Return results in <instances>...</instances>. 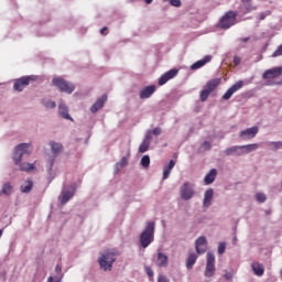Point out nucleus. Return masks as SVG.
Here are the masks:
<instances>
[{
    "mask_svg": "<svg viewBox=\"0 0 282 282\" xmlns=\"http://www.w3.org/2000/svg\"><path fill=\"white\" fill-rule=\"evenodd\" d=\"M105 102H107V95L98 98L97 101L90 107L91 113H97V111H100V109L105 107Z\"/></svg>",
    "mask_w": 282,
    "mask_h": 282,
    "instance_id": "obj_17",
    "label": "nucleus"
},
{
    "mask_svg": "<svg viewBox=\"0 0 282 282\" xmlns=\"http://www.w3.org/2000/svg\"><path fill=\"white\" fill-rule=\"evenodd\" d=\"M151 164V158H149V155H143L141 158V165L144 167V169H149V165Z\"/></svg>",
    "mask_w": 282,
    "mask_h": 282,
    "instance_id": "obj_33",
    "label": "nucleus"
},
{
    "mask_svg": "<svg viewBox=\"0 0 282 282\" xmlns=\"http://www.w3.org/2000/svg\"><path fill=\"white\" fill-rule=\"evenodd\" d=\"M35 78L34 76H24V77H21L19 79H17L14 82V85H13V89L15 91H23V89L25 87H28V85H30V83L34 82Z\"/></svg>",
    "mask_w": 282,
    "mask_h": 282,
    "instance_id": "obj_9",
    "label": "nucleus"
},
{
    "mask_svg": "<svg viewBox=\"0 0 282 282\" xmlns=\"http://www.w3.org/2000/svg\"><path fill=\"white\" fill-rule=\"evenodd\" d=\"M107 26H104L101 30H100V34H105V32H107Z\"/></svg>",
    "mask_w": 282,
    "mask_h": 282,
    "instance_id": "obj_50",
    "label": "nucleus"
},
{
    "mask_svg": "<svg viewBox=\"0 0 282 282\" xmlns=\"http://www.w3.org/2000/svg\"><path fill=\"white\" fill-rule=\"evenodd\" d=\"M197 261V254L195 253H189L187 260H186V268L187 270H193V267L195 265Z\"/></svg>",
    "mask_w": 282,
    "mask_h": 282,
    "instance_id": "obj_28",
    "label": "nucleus"
},
{
    "mask_svg": "<svg viewBox=\"0 0 282 282\" xmlns=\"http://www.w3.org/2000/svg\"><path fill=\"white\" fill-rule=\"evenodd\" d=\"M44 107H46V109H54L56 108V102L52 100L44 101Z\"/></svg>",
    "mask_w": 282,
    "mask_h": 282,
    "instance_id": "obj_36",
    "label": "nucleus"
},
{
    "mask_svg": "<svg viewBox=\"0 0 282 282\" xmlns=\"http://www.w3.org/2000/svg\"><path fill=\"white\" fill-rule=\"evenodd\" d=\"M152 133H153V135H160L162 133V128H160V127L154 128Z\"/></svg>",
    "mask_w": 282,
    "mask_h": 282,
    "instance_id": "obj_41",
    "label": "nucleus"
},
{
    "mask_svg": "<svg viewBox=\"0 0 282 282\" xmlns=\"http://www.w3.org/2000/svg\"><path fill=\"white\" fill-rule=\"evenodd\" d=\"M34 188V182L32 180H26L24 184L21 185L20 191L21 193H30Z\"/></svg>",
    "mask_w": 282,
    "mask_h": 282,
    "instance_id": "obj_27",
    "label": "nucleus"
},
{
    "mask_svg": "<svg viewBox=\"0 0 282 282\" xmlns=\"http://www.w3.org/2000/svg\"><path fill=\"white\" fill-rule=\"evenodd\" d=\"M225 155H237L238 158L243 155V147L242 145H234L231 148H227L224 151Z\"/></svg>",
    "mask_w": 282,
    "mask_h": 282,
    "instance_id": "obj_16",
    "label": "nucleus"
},
{
    "mask_svg": "<svg viewBox=\"0 0 282 282\" xmlns=\"http://www.w3.org/2000/svg\"><path fill=\"white\" fill-rule=\"evenodd\" d=\"M30 153H32V145L30 143H21L15 148L13 161L15 164L20 165V170L30 172L36 169V166L33 163H21L23 155H30Z\"/></svg>",
    "mask_w": 282,
    "mask_h": 282,
    "instance_id": "obj_1",
    "label": "nucleus"
},
{
    "mask_svg": "<svg viewBox=\"0 0 282 282\" xmlns=\"http://www.w3.org/2000/svg\"><path fill=\"white\" fill-rule=\"evenodd\" d=\"M215 177H217V170L212 169L209 171V173L204 178L205 184H207V185L213 184V182H215Z\"/></svg>",
    "mask_w": 282,
    "mask_h": 282,
    "instance_id": "obj_26",
    "label": "nucleus"
},
{
    "mask_svg": "<svg viewBox=\"0 0 282 282\" xmlns=\"http://www.w3.org/2000/svg\"><path fill=\"white\" fill-rule=\"evenodd\" d=\"M282 76V66L273 67L271 69L264 70L262 74V78L264 80H268L269 85H274L271 80H274V78H279Z\"/></svg>",
    "mask_w": 282,
    "mask_h": 282,
    "instance_id": "obj_7",
    "label": "nucleus"
},
{
    "mask_svg": "<svg viewBox=\"0 0 282 282\" xmlns=\"http://www.w3.org/2000/svg\"><path fill=\"white\" fill-rule=\"evenodd\" d=\"M155 239V221H148L144 230L140 235V243L142 248H149Z\"/></svg>",
    "mask_w": 282,
    "mask_h": 282,
    "instance_id": "obj_2",
    "label": "nucleus"
},
{
    "mask_svg": "<svg viewBox=\"0 0 282 282\" xmlns=\"http://www.w3.org/2000/svg\"><path fill=\"white\" fill-rule=\"evenodd\" d=\"M116 254H118L115 250H106L101 253V257L98 259V263L101 270H111L113 268V263L116 262Z\"/></svg>",
    "mask_w": 282,
    "mask_h": 282,
    "instance_id": "obj_3",
    "label": "nucleus"
},
{
    "mask_svg": "<svg viewBox=\"0 0 282 282\" xmlns=\"http://www.w3.org/2000/svg\"><path fill=\"white\" fill-rule=\"evenodd\" d=\"M241 87H243V82L239 80L236 84H234L224 95H223V100H230V98H232V95L237 91H239V89H241Z\"/></svg>",
    "mask_w": 282,
    "mask_h": 282,
    "instance_id": "obj_12",
    "label": "nucleus"
},
{
    "mask_svg": "<svg viewBox=\"0 0 282 282\" xmlns=\"http://www.w3.org/2000/svg\"><path fill=\"white\" fill-rule=\"evenodd\" d=\"M195 248H196L197 254H204L208 248V241L206 240V237L200 236L195 241Z\"/></svg>",
    "mask_w": 282,
    "mask_h": 282,
    "instance_id": "obj_13",
    "label": "nucleus"
},
{
    "mask_svg": "<svg viewBox=\"0 0 282 282\" xmlns=\"http://www.w3.org/2000/svg\"><path fill=\"white\" fill-rule=\"evenodd\" d=\"M151 140H152L151 132H148V133L145 134V138H144L143 142H148V143L151 144Z\"/></svg>",
    "mask_w": 282,
    "mask_h": 282,
    "instance_id": "obj_42",
    "label": "nucleus"
},
{
    "mask_svg": "<svg viewBox=\"0 0 282 282\" xmlns=\"http://www.w3.org/2000/svg\"><path fill=\"white\" fill-rule=\"evenodd\" d=\"M3 195H12V185L10 183H4L2 186Z\"/></svg>",
    "mask_w": 282,
    "mask_h": 282,
    "instance_id": "obj_31",
    "label": "nucleus"
},
{
    "mask_svg": "<svg viewBox=\"0 0 282 282\" xmlns=\"http://www.w3.org/2000/svg\"><path fill=\"white\" fill-rule=\"evenodd\" d=\"M271 145L274 147V149H281L282 142L281 141H279V142H271Z\"/></svg>",
    "mask_w": 282,
    "mask_h": 282,
    "instance_id": "obj_43",
    "label": "nucleus"
},
{
    "mask_svg": "<svg viewBox=\"0 0 282 282\" xmlns=\"http://www.w3.org/2000/svg\"><path fill=\"white\" fill-rule=\"evenodd\" d=\"M180 70H177L176 68H172L169 72H166L165 74H163L160 79H159V85H166L167 80H171L173 78H175V76H177Z\"/></svg>",
    "mask_w": 282,
    "mask_h": 282,
    "instance_id": "obj_14",
    "label": "nucleus"
},
{
    "mask_svg": "<svg viewBox=\"0 0 282 282\" xmlns=\"http://www.w3.org/2000/svg\"><path fill=\"white\" fill-rule=\"evenodd\" d=\"M224 252H226V243L225 242H220L218 245V254H224Z\"/></svg>",
    "mask_w": 282,
    "mask_h": 282,
    "instance_id": "obj_37",
    "label": "nucleus"
},
{
    "mask_svg": "<svg viewBox=\"0 0 282 282\" xmlns=\"http://www.w3.org/2000/svg\"><path fill=\"white\" fill-rule=\"evenodd\" d=\"M145 272L148 276H153V269H151V267H145Z\"/></svg>",
    "mask_w": 282,
    "mask_h": 282,
    "instance_id": "obj_44",
    "label": "nucleus"
},
{
    "mask_svg": "<svg viewBox=\"0 0 282 282\" xmlns=\"http://www.w3.org/2000/svg\"><path fill=\"white\" fill-rule=\"evenodd\" d=\"M278 56H282V45H280L278 50L272 54V58H276Z\"/></svg>",
    "mask_w": 282,
    "mask_h": 282,
    "instance_id": "obj_38",
    "label": "nucleus"
},
{
    "mask_svg": "<svg viewBox=\"0 0 282 282\" xmlns=\"http://www.w3.org/2000/svg\"><path fill=\"white\" fill-rule=\"evenodd\" d=\"M214 195H215V192L213 191V188H209L205 192L204 202H203L204 208H208L213 204Z\"/></svg>",
    "mask_w": 282,
    "mask_h": 282,
    "instance_id": "obj_20",
    "label": "nucleus"
},
{
    "mask_svg": "<svg viewBox=\"0 0 282 282\" xmlns=\"http://www.w3.org/2000/svg\"><path fill=\"white\" fill-rule=\"evenodd\" d=\"M257 149H259V144L257 143L242 145L243 155H246V153H252V151H257Z\"/></svg>",
    "mask_w": 282,
    "mask_h": 282,
    "instance_id": "obj_30",
    "label": "nucleus"
},
{
    "mask_svg": "<svg viewBox=\"0 0 282 282\" xmlns=\"http://www.w3.org/2000/svg\"><path fill=\"white\" fill-rule=\"evenodd\" d=\"M212 61H213V56L212 55H207L203 59H199L196 63H194L191 66V69H200V67H204V65H206V63H210Z\"/></svg>",
    "mask_w": 282,
    "mask_h": 282,
    "instance_id": "obj_21",
    "label": "nucleus"
},
{
    "mask_svg": "<svg viewBox=\"0 0 282 282\" xmlns=\"http://www.w3.org/2000/svg\"><path fill=\"white\" fill-rule=\"evenodd\" d=\"M241 1H242L241 10L245 12V14L252 12V10H257V7L252 6V2L250 0H241Z\"/></svg>",
    "mask_w": 282,
    "mask_h": 282,
    "instance_id": "obj_23",
    "label": "nucleus"
},
{
    "mask_svg": "<svg viewBox=\"0 0 282 282\" xmlns=\"http://www.w3.org/2000/svg\"><path fill=\"white\" fill-rule=\"evenodd\" d=\"M248 41H250V37H245V39L242 40L243 43H248Z\"/></svg>",
    "mask_w": 282,
    "mask_h": 282,
    "instance_id": "obj_52",
    "label": "nucleus"
},
{
    "mask_svg": "<svg viewBox=\"0 0 282 282\" xmlns=\"http://www.w3.org/2000/svg\"><path fill=\"white\" fill-rule=\"evenodd\" d=\"M76 191H62V195L59 196V202L62 206H65V204H67V202H69V199H72V197H74Z\"/></svg>",
    "mask_w": 282,
    "mask_h": 282,
    "instance_id": "obj_18",
    "label": "nucleus"
},
{
    "mask_svg": "<svg viewBox=\"0 0 282 282\" xmlns=\"http://www.w3.org/2000/svg\"><path fill=\"white\" fill-rule=\"evenodd\" d=\"M155 85H150L144 87L141 91H140V98L141 100H145L147 98H151L152 95L155 94Z\"/></svg>",
    "mask_w": 282,
    "mask_h": 282,
    "instance_id": "obj_15",
    "label": "nucleus"
},
{
    "mask_svg": "<svg viewBox=\"0 0 282 282\" xmlns=\"http://www.w3.org/2000/svg\"><path fill=\"white\" fill-rule=\"evenodd\" d=\"M47 282H54V276H48ZM55 282H61V280H56Z\"/></svg>",
    "mask_w": 282,
    "mask_h": 282,
    "instance_id": "obj_49",
    "label": "nucleus"
},
{
    "mask_svg": "<svg viewBox=\"0 0 282 282\" xmlns=\"http://www.w3.org/2000/svg\"><path fill=\"white\" fill-rule=\"evenodd\" d=\"M237 11H228L226 12L218 22V28L221 30H230L232 25L237 23Z\"/></svg>",
    "mask_w": 282,
    "mask_h": 282,
    "instance_id": "obj_4",
    "label": "nucleus"
},
{
    "mask_svg": "<svg viewBox=\"0 0 282 282\" xmlns=\"http://www.w3.org/2000/svg\"><path fill=\"white\" fill-rule=\"evenodd\" d=\"M54 87H57V89H59V91H63L64 94H73L74 89H76L74 87V84L65 80L63 77H55L52 80Z\"/></svg>",
    "mask_w": 282,
    "mask_h": 282,
    "instance_id": "obj_6",
    "label": "nucleus"
},
{
    "mask_svg": "<svg viewBox=\"0 0 282 282\" xmlns=\"http://www.w3.org/2000/svg\"><path fill=\"white\" fill-rule=\"evenodd\" d=\"M257 133H259V127H252L240 131L239 138L242 140H252V138L257 137Z\"/></svg>",
    "mask_w": 282,
    "mask_h": 282,
    "instance_id": "obj_11",
    "label": "nucleus"
},
{
    "mask_svg": "<svg viewBox=\"0 0 282 282\" xmlns=\"http://www.w3.org/2000/svg\"><path fill=\"white\" fill-rule=\"evenodd\" d=\"M145 3L150 4V3H153V0H144Z\"/></svg>",
    "mask_w": 282,
    "mask_h": 282,
    "instance_id": "obj_53",
    "label": "nucleus"
},
{
    "mask_svg": "<svg viewBox=\"0 0 282 282\" xmlns=\"http://www.w3.org/2000/svg\"><path fill=\"white\" fill-rule=\"evenodd\" d=\"M175 167V161L171 160L167 165L163 167V180H169V175H171V171Z\"/></svg>",
    "mask_w": 282,
    "mask_h": 282,
    "instance_id": "obj_25",
    "label": "nucleus"
},
{
    "mask_svg": "<svg viewBox=\"0 0 282 282\" xmlns=\"http://www.w3.org/2000/svg\"><path fill=\"white\" fill-rule=\"evenodd\" d=\"M193 195H195V191L193 189V184L186 182L181 187V197L185 202H188V199H192Z\"/></svg>",
    "mask_w": 282,
    "mask_h": 282,
    "instance_id": "obj_10",
    "label": "nucleus"
},
{
    "mask_svg": "<svg viewBox=\"0 0 282 282\" xmlns=\"http://www.w3.org/2000/svg\"><path fill=\"white\" fill-rule=\"evenodd\" d=\"M225 279H227L228 281H230V279H232V273H226V274H225Z\"/></svg>",
    "mask_w": 282,
    "mask_h": 282,
    "instance_id": "obj_48",
    "label": "nucleus"
},
{
    "mask_svg": "<svg viewBox=\"0 0 282 282\" xmlns=\"http://www.w3.org/2000/svg\"><path fill=\"white\" fill-rule=\"evenodd\" d=\"M3 236V230L2 229H0V237H2Z\"/></svg>",
    "mask_w": 282,
    "mask_h": 282,
    "instance_id": "obj_54",
    "label": "nucleus"
},
{
    "mask_svg": "<svg viewBox=\"0 0 282 282\" xmlns=\"http://www.w3.org/2000/svg\"><path fill=\"white\" fill-rule=\"evenodd\" d=\"M156 263L159 268H166L169 265V256L162 251H158Z\"/></svg>",
    "mask_w": 282,
    "mask_h": 282,
    "instance_id": "obj_19",
    "label": "nucleus"
},
{
    "mask_svg": "<svg viewBox=\"0 0 282 282\" xmlns=\"http://www.w3.org/2000/svg\"><path fill=\"white\" fill-rule=\"evenodd\" d=\"M170 3L174 8H180V6H182V1L181 0H171Z\"/></svg>",
    "mask_w": 282,
    "mask_h": 282,
    "instance_id": "obj_39",
    "label": "nucleus"
},
{
    "mask_svg": "<svg viewBox=\"0 0 282 282\" xmlns=\"http://www.w3.org/2000/svg\"><path fill=\"white\" fill-rule=\"evenodd\" d=\"M256 199L260 204H263V203H265V199H268V197H265V194H263V193H257L256 194Z\"/></svg>",
    "mask_w": 282,
    "mask_h": 282,
    "instance_id": "obj_35",
    "label": "nucleus"
},
{
    "mask_svg": "<svg viewBox=\"0 0 282 282\" xmlns=\"http://www.w3.org/2000/svg\"><path fill=\"white\" fill-rule=\"evenodd\" d=\"M58 113L65 120H72V117L69 116V109H67V106H65L64 104H59Z\"/></svg>",
    "mask_w": 282,
    "mask_h": 282,
    "instance_id": "obj_24",
    "label": "nucleus"
},
{
    "mask_svg": "<svg viewBox=\"0 0 282 282\" xmlns=\"http://www.w3.org/2000/svg\"><path fill=\"white\" fill-rule=\"evenodd\" d=\"M252 271L256 274V276H263L264 272H265V268H263V264L259 263V262H253L251 264Z\"/></svg>",
    "mask_w": 282,
    "mask_h": 282,
    "instance_id": "obj_22",
    "label": "nucleus"
},
{
    "mask_svg": "<svg viewBox=\"0 0 282 282\" xmlns=\"http://www.w3.org/2000/svg\"><path fill=\"white\" fill-rule=\"evenodd\" d=\"M272 14L271 11H267L265 13H260V21H263L265 19V17H270Z\"/></svg>",
    "mask_w": 282,
    "mask_h": 282,
    "instance_id": "obj_40",
    "label": "nucleus"
},
{
    "mask_svg": "<svg viewBox=\"0 0 282 282\" xmlns=\"http://www.w3.org/2000/svg\"><path fill=\"white\" fill-rule=\"evenodd\" d=\"M149 147H151V143L143 141L139 147V153H147V151H149Z\"/></svg>",
    "mask_w": 282,
    "mask_h": 282,
    "instance_id": "obj_32",
    "label": "nucleus"
},
{
    "mask_svg": "<svg viewBox=\"0 0 282 282\" xmlns=\"http://www.w3.org/2000/svg\"><path fill=\"white\" fill-rule=\"evenodd\" d=\"M158 282H170V281L167 280L166 276H164V275H159Z\"/></svg>",
    "mask_w": 282,
    "mask_h": 282,
    "instance_id": "obj_45",
    "label": "nucleus"
},
{
    "mask_svg": "<svg viewBox=\"0 0 282 282\" xmlns=\"http://www.w3.org/2000/svg\"><path fill=\"white\" fill-rule=\"evenodd\" d=\"M50 147H51V151H52V153H54V155H58V153H61V151H63V144H61V143L51 141Z\"/></svg>",
    "mask_w": 282,
    "mask_h": 282,
    "instance_id": "obj_29",
    "label": "nucleus"
},
{
    "mask_svg": "<svg viewBox=\"0 0 282 282\" xmlns=\"http://www.w3.org/2000/svg\"><path fill=\"white\" fill-rule=\"evenodd\" d=\"M61 270H62V269H61V265H56V267H55V271H56V272H61Z\"/></svg>",
    "mask_w": 282,
    "mask_h": 282,
    "instance_id": "obj_51",
    "label": "nucleus"
},
{
    "mask_svg": "<svg viewBox=\"0 0 282 282\" xmlns=\"http://www.w3.org/2000/svg\"><path fill=\"white\" fill-rule=\"evenodd\" d=\"M234 63H235V65H240L241 64V57L235 56L234 57Z\"/></svg>",
    "mask_w": 282,
    "mask_h": 282,
    "instance_id": "obj_46",
    "label": "nucleus"
},
{
    "mask_svg": "<svg viewBox=\"0 0 282 282\" xmlns=\"http://www.w3.org/2000/svg\"><path fill=\"white\" fill-rule=\"evenodd\" d=\"M221 85V79L220 78H215L210 79L206 83L205 87L203 90H200V101L206 102L208 100V96L217 89V87Z\"/></svg>",
    "mask_w": 282,
    "mask_h": 282,
    "instance_id": "obj_5",
    "label": "nucleus"
},
{
    "mask_svg": "<svg viewBox=\"0 0 282 282\" xmlns=\"http://www.w3.org/2000/svg\"><path fill=\"white\" fill-rule=\"evenodd\" d=\"M127 164H129V161L127 160V158H122L121 160H120V162H118L117 164H116V166H117V169H124V166H127Z\"/></svg>",
    "mask_w": 282,
    "mask_h": 282,
    "instance_id": "obj_34",
    "label": "nucleus"
},
{
    "mask_svg": "<svg viewBox=\"0 0 282 282\" xmlns=\"http://www.w3.org/2000/svg\"><path fill=\"white\" fill-rule=\"evenodd\" d=\"M215 254L213 252H207V262H206V269H205V276L207 279H210L215 276Z\"/></svg>",
    "mask_w": 282,
    "mask_h": 282,
    "instance_id": "obj_8",
    "label": "nucleus"
},
{
    "mask_svg": "<svg viewBox=\"0 0 282 282\" xmlns=\"http://www.w3.org/2000/svg\"><path fill=\"white\" fill-rule=\"evenodd\" d=\"M203 147H204V149H210L212 148V144H210V141H205L204 143H203Z\"/></svg>",
    "mask_w": 282,
    "mask_h": 282,
    "instance_id": "obj_47",
    "label": "nucleus"
}]
</instances>
